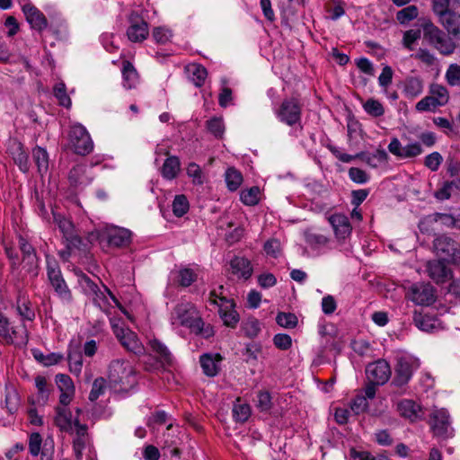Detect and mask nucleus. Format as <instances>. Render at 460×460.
Masks as SVG:
<instances>
[{
    "label": "nucleus",
    "mask_w": 460,
    "mask_h": 460,
    "mask_svg": "<svg viewBox=\"0 0 460 460\" xmlns=\"http://www.w3.org/2000/svg\"><path fill=\"white\" fill-rule=\"evenodd\" d=\"M152 351L156 355L157 359L163 366H172L173 357L168 348L159 340L153 339L149 341Z\"/></svg>",
    "instance_id": "4be33fe9"
},
{
    "label": "nucleus",
    "mask_w": 460,
    "mask_h": 460,
    "mask_svg": "<svg viewBox=\"0 0 460 460\" xmlns=\"http://www.w3.org/2000/svg\"><path fill=\"white\" fill-rule=\"evenodd\" d=\"M276 322L281 327L292 329L297 325V317L292 313L280 312L277 314Z\"/></svg>",
    "instance_id": "864d4df0"
},
{
    "label": "nucleus",
    "mask_w": 460,
    "mask_h": 460,
    "mask_svg": "<svg viewBox=\"0 0 460 460\" xmlns=\"http://www.w3.org/2000/svg\"><path fill=\"white\" fill-rule=\"evenodd\" d=\"M251 415V408L247 403L241 402L238 398L233 407V416L238 422L246 421Z\"/></svg>",
    "instance_id": "a19ab883"
},
{
    "label": "nucleus",
    "mask_w": 460,
    "mask_h": 460,
    "mask_svg": "<svg viewBox=\"0 0 460 460\" xmlns=\"http://www.w3.org/2000/svg\"><path fill=\"white\" fill-rule=\"evenodd\" d=\"M106 387V380L103 377L96 378L93 383L92 389L89 394V400L91 402H95L104 394Z\"/></svg>",
    "instance_id": "13d9d810"
},
{
    "label": "nucleus",
    "mask_w": 460,
    "mask_h": 460,
    "mask_svg": "<svg viewBox=\"0 0 460 460\" xmlns=\"http://www.w3.org/2000/svg\"><path fill=\"white\" fill-rule=\"evenodd\" d=\"M423 92V82L420 77L411 76L404 82L403 93L406 97L413 99Z\"/></svg>",
    "instance_id": "7c9ffc66"
},
{
    "label": "nucleus",
    "mask_w": 460,
    "mask_h": 460,
    "mask_svg": "<svg viewBox=\"0 0 460 460\" xmlns=\"http://www.w3.org/2000/svg\"><path fill=\"white\" fill-rule=\"evenodd\" d=\"M22 12L31 29H45L48 26L45 15L33 4H24Z\"/></svg>",
    "instance_id": "6ab92c4d"
},
{
    "label": "nucleus",
    "mask_w": 460,
    "mask_h": 460,
    "mask_svg": "<svg viewBox=\"0 0 460 460\" xmlns=\"http://www.w3.org/2000/svg\"><path fill=\"white\" fill-rule=\"evenodd\" d=\"M121 72L124 87L127 89L135 88L139 82V75L133 64L128 60H123Z\"/></svg>",
    "instance_id": "a878e982"
},
{
    "label": "nucleus",
    "mask_w": 460,
    "mask_h": 460,
    "mask_svg": "<svg viewBox=\"0 0 460 460\" xmlns=\"http://www.w3.org/2000/svg\"><path fill=\"white\" fill-rule=\"evenodd\" d=\"M144 13L146 12L139 13L138 11H132L128 16V22L130 23L128 29H146L149 27L148 22H146Z\"/></svg>",
    "instance_id": "3c124183"
},
{
    "label": "nucleus",
    "mask_w": 460,
    "mask_h": 460,
    "mask_svg": "<svg viewBox=\"0 0 460 460\" xmlns=\"http://www.w3.org/2000/svg\"><path fill=\"white\" fill-rule=\"evenodd\" d=\"M335 236L339 240H345L351 234V225L349 218L342 214H334L328 218Z\"/></svg>",
    "instance_id": "f3484780"
},
{
    "label": "nucleus",
    "mask_w": 460,
    "mask_h": 460,
    "mask_svg": "<svg viewBox=\"0 0 460 460\" xmlns=\"http://www.w3.org/2000/svg\"><path fill=\"white\" fill-rule=\"evenodd\" d=\"M264 251L267 255L277 258L281 252L280 243L277 239H270L264 243Z\"/></svg>",
    "instance_id": "774afa93"
},
{
    "label": "nucleus",
    "mask_w": 460,
    "mask_h": 460,
    "mask_svg": "<svg viewBox=\"0 0 460 460\" xmlns=\"http://www.w3.org/2000/svg\"><path fill=\"white\" fill-rule=\"evenodd\" d=\"M53 92L60 105L66 108H69L71 106V99L66 93V89L64 83L57 84L54 86Z\"/></svg>",
    "instance_id": "bf43d9fd"
},
{
    "label": "nucleus",
    "mask_w": 460,
    "mask_h": 460,
    "mask_svg": "<svg viewBox=\"0 0 460 460\" xmlns=\"http://www.w3.org/2000/svg\"><path fill=\"white\" fill-rule=\"evenodd\" d=\"M276 115L281 122L288 126L300 124L302 104L298 99L294 97L284 99L276 110Z\"/></svg>",
    "instance_id": "423d86ee"
},
{
    "label": "nucleus",
    "mask_w": 460,
    "mask_h": 460,
    "mask_svg": "<svg viewBox=\"0 0 460 460\" xmlns=\"http://www.w3.org/2000/svg\"><path fill=\"white\" fill-rule=\"evenodd\" d=\"M181 169V163L177 156H169L164 163L161 172L164 178L173 180Z\"/></svg>",
    "instance_id": "c756f323"
},
{
    "label": "nucleus",
    "mask_w": 460,
    "mask_h": 460,
    "mask_svg": "<svg viewBox=\"0 0 460 460\" xmlns=\"http://www.w3.org/2000/svg\"><path fill=\"white\" fill-rule=\"evenodd\" d=\"M198 274L193 269L184 267L175 272V282L183 288L190 287L197 280Z\"/></svg>",
    "instance_id": "2f4dec72"
},
{
    "label": "nucleus",
    "mask_w": 460,
    "mask_h": 460,
    "mask_svg": "<svg viewBox=\"0 0 460 460\" xmlns=\"http://www.w3.org/2000/svg\"><path fill=\"white\" fill-rule=\"evenodd\" d=\"M410 300L419 305H430L436 301V289L429 282H417L412 284L408 290Z\"/></svg>",
    "instance_id": "6e6552de"
},
{
    "label": "nucleus",
    "mask_w": 460,
    "mask_h": 460,
    "mask_svg": "<svg viewBox=\"0 0 460 460\" xmlns=\"http://www.w3.org/2000/svg\"><path fill=\"white\" fill-rule=\"evenodd\" d=\"M189 78L197 87H201L208 76L207 69L200 64L192 63L185 66Z\"/></svg>",
    "instance_id": "bb28decb"
},
{
    "label": "nucleus",
    "mask_w": 460,
    "mask_h": 460,
    "mask_svg": "<svg viewBox=\"0 0 460 460\" xmlns=\"http://www.w3.org/2000/svg\"><path fill=\"white\" fill-rule=\"evenodd\" d=\"M441 222L443 225L453 227L456 225V219L452 215L449 214H442V213H435L433 215L428 216L426 218H424L423 221L420 224V229L421 232H423L424 226L426 224H431V223H438Z\"/></svg>",
    "instance_id": "473e14b6"
},
{
    "label": "nucleus",
    "mask_w": 460,
    "mask_h": 460,
    "mask_svg": "<svg viewBox=\"0 0 460 460\" xmlns=\"http://www.w3.org/2000/svg\"><path fill=\"white\" fill-rule=\"evenodd\" d=\"M23 268L26 271L33 277H37L39 274V258L36 255L24 256L22 260Z\"/></svg>",
    "instance_id": "680f3d73"
},
{
    "label": "nucleus",
    "mask_w": 460,
    "mask_h": 460,
    "mask_svg": "<svg viewBox=\"0 0 460 460\" xmlns=\"http://www.w3.org/2000/svg\"><path fill=\"white\" fill-rule=\"evenodd\" d=\"M392 374L389 363L385 359H378L369 363L366 367L367 378L369 382L385 385Z\"/></svg>",
    "instance_id": "ddd939ff"
},
{
    "label": "nucleus",
    "mask_w": 460,
    "mask_h": 460,
    "mask_svg": "<svg viewBox=\"0 0 460 460\" xmlns=\"http://www.w3.org/2000/svg\"><path fill=\"white\" fill-rule=\"evenodd\" d=\"M8 335L12 341H8V339H3L6 344L25 346L28 343L29 334L24 325H22L21 328L9 326Z\"/></svg>",
    "instance_id": "c85d7f7f"
},
{
    "label": "nucleus",
    "mask_w": 460,
    "mask_h": 460,
    "mask_svg": "<svg viewBox=\"0 0 460 460\" xmlns=\"http://www.w3.org/2000/svg\"><path fill=\"white\" fill-rule=\"evenodd\" d=\"M457 188L456 181H445L441 186L434 192L433 196L438 201H444L451 199L454 190Z\"/></svg>",
    "instance_id": "4c0bfd02"
},
{
    "label": "nucleus",
    "mask_w": 460,
    "mask_h": 460,
    "mask_svg": "<svg viewBox=\"0 0 460 460\" xmlns=\"http://www.w3.org/2000/svg\"><path fill=\"white\" fill-rule=\"evenodd\" d=\"M450 0H433L432 9L444 27L460 29V14L449 9Z\"/></svg>",
    "instance_id": "1a4fd4ad"
},
{
    "label": "nucleus",
    "mask_w": 460,
    "mask_h": 460,
    "mask_svg": "<svg viewBox=\"0 0 460 460\" xmlns=\"http://www.w3.org/2000/svg\"><path fill=\"white\" fill-rule=\"evenodd\" d=\"M305 236L306 243L313 249L324 247L329 242L328 237L318 233L306 232Z\"/></svg>",
    "instance_id": "49530a36"
},
{
    "label": "nucleus",
    "mask_w": 460,
    "mask_h": 460,
    "mask_svg": "<svg viewBox=\"0 0 460 460\" xmlns=\"http://www.w3.org/2000/svg\"><path fill=\"white\" fill-rule=\"evenodd\" d=\"M358 156H360L361 159L369 166L373 168L378 167L382 163L386 162L387 160V154L383 149L376 150L374 154H366L362 153L358 155Z\"/></svg>",
    "instance_id": "e433bc0d"
},
{
    "label": "nucleus",
    "mask_w": 460,
    "mask_h": 460,
    "mask_svg": "<svg viewBox=\"0 0 460 460\" xmlns=\"http://www.w3.org/2000/svg\"><path fill=\"white\" fill-rule=\"evenodd\" d=\"M220 302L218 314L224 325L231 329L236 328L240 321V315L235 310V303L233 299H228L226 296H220Z\"/></svg>",
    "instance_id": "4468645a"
},
{
    "label": "nucleus",
    "mask_w": 460,
    "mask_h": 460,
    "mask_svg": "<svg viewBox=\"0 0 460 460\" xmlns=\"http://www.w3.org/2000/svg\"><path fill=\"white\" fill-rule=\"evenodd\" d=\"M363 108L365 111L372 117H381L385 113V108L383 104L373 98L368 99L364 104Z\"/></svg>",
    "instance_id": "09e8293b"
},
{
    "label": "nucleus",
    "mask_w": 460,
    "mask_h": 460,
    "mask_svg": "<svg viewBox=\"0 0 460 460\" xmlns=\"http://www.w3.org/2000/svg\"><path fill=\"white\" fill-rule=\"evenodd\" d=\"M349 179L356 183H366L369 180V175L362 169L351 167L349 170Z\"/></svg>",
    "instance_id": "69168bd1"
},
{
    "label": "nucleus",
    "mask_w": 460,
    "mask_h": 460,
    "mask_svg": "<svg viewBox=\"0 0 460 460\" xmlns=\"http://www.w3.org/2000/svg\"><path fill=\"white\" fill-rule=\"evenodd\" d=\"M111 327L116 338L128 351L137 356L145 353V348L136 332L113 322H111Z\"/></svg>",
    "instance_id": "0eeeda50"
},
{
    "label": "nucleus",
    "mask_w": 460,
    "mask_h": 460,
    "mask_svg": "<svg viewBox=\"0 0 460 460\" xmlns=\"http://www.w3.org/2000/svg\"><path fill=\"white\" fill-rule=\"evenodd\" d=\"M33 357L35 359L45 366H52L58 364L63 358V356L58 353H50L49 355H44L38 349L32 350Z\"/></svg>",
    "instance_id": "de8ad7c7"
},
{
    "label": "nucleus",
    "mask_w": 460,
    "mask_h": 460,
    "mask_svg": "<svg viewBox=\"0 0 460 460\" xmlns=\"http://www.w3.org/2000/svg\"><path fill=\"white\" fill-rule=\"evenodd\" d=\"M9 152L14 164L22 172H28L30 170L29 155L24 150V146L21 142L14 141L9 146Z\"/></svg>",
    "instance_id": "a211bd4d"
},
{
    "label": "nucleus",
    "mask_w": 460,
    "mask_h": 460,
    "mask_svg": "<svg viewBox=\"0 0 460 460\" xmlns=\"http://www.w3.org/2000/svg\"><path fill=\"white\" fill-rule=\"evenodd\" d=\"M208 130L217 138H222L225 133V125L222 118L214 117L207 121Z\"/></svg>",
    "instance_id": "8fccbe9b"
},
{
    "label": "nucleus",
    "mask_w": 460,
    "mask_h": 460,
    "mask_svg": "<svg viewBox=\"0 0 460 460\" xmlns=\"http://www.w3.org/2000/svg\"><path fill=\"white\" fill-rule=\"evenodd\" d=\"M418 367L419 362L417 359L411 357L399 358L395 366V376L393 384L400 387L405 385Z\"/></svg>",
    "instance_id": "9b49d317"
},
{
    "label": "nucleus",
    "mask_w": 460,
    "mask_h": 460,
    "mask_svg": "<svg viewBox=\"0 0 460 460\" xmlns=\"http://www.w3.org/2000/svg\"><path fill=\"white\" fill-rule=\"evenodd\" d=\"M443 162V156L438 152L428 155L424 159V165L432 172H437Z\"/></svg>",
    "instance_id": "e2e57ef3"
},
{
    "label": "nucleus",
    "mask_w": 460,
    "mask_h": 460,
    "mask_svg": "<svg viewBox=\"0 0 460 460\" xmlns=\"http://www.w3.org/2000/svg\"><path fill=\"white\" fill-rule=\"evenodd\" d=\"M54 221L58 225L63 237L66 239L68 250L80 249L83 243L82 238L76 234L72 221L60 214H54Z\"/></svg>",
    "instance_id": "f8f14e48"
},
{
    "label": "nucleus",
    "mask_w": 460,
    "mask_h": 460,
    "mask_svg": "<svg viewBox=\"0 0 460 460\" xmlns=\"http://www.w3.org/2000/svg\"><path fill=\"white\" fill-rule=\"evenodd\" d=\"M31 156L39 174L40 176L45 175L49 169V155L48 151L41 146H36L31 151Z\"/></svg>",
    "instance_id": "412c9836"
},
{
    "label": "nucleus",
    "mask_w": 460,
    "mask_h": 460,
    "mask_svg": "<svg viewBox=\"0 0 460 460\" xmlns=\"http://www.w3.org/2000/svg\"><path fill=\"white\" fill-rule=\"evenodd\" d=\"M445 78L450 86H460V66L451 64L446 72Z\"/></svg>",
    "instance_id": "6e6d98bb"
},
{
    "label": "nucleus",
    "mask_w": 460,
    "mask_h": 460,
    "mask_svg": "<svg viewBox=\"0 0 460 460\" xmlns=\"http://www.w3.org/2000/svg\"><path fill=\"white\" fill-rule=\"evenodd\" d=\"M429 93L435 102L439 106H444L448 102L449 93L448 90L438 84H432L429 87Z\"/></svg>",
    "instance_id": "c9c22d12"
},
{
    "label": "nucleus",
    "mask_w": 460,
    "mask_h": 460,
    "mask_svg": "<svg viewBox=\"0 0 460 460\" xmlns=\"http://www.w3.org/2000/svg\"><path fill=\"white\" fill-rule=\"evenodd\" d=\"M271 395L268 391H260L257 394L256 407L260 411H269L272 408Z\"/></svg>",
    "instance_id": "4d7b16f0"
},
{
    "label": "nucleus",
    "mask_w": 460,
    "mask_h": 460,
    "mask_svg": "<svg viewBox=\"0 0 460 460\" xmlns=\"http://www.w3.org/2000/svg\"><path fill=\"white\" fill-rule=\"evenodd\" d=\"M175 317L179 320L181 325L190 329L195 334H201L205 338L212 335V329L208 326L204 328V322L199 316L196 307L190 303H181L174 308Z\"/></svg>",
    "instance_id": "f257e3e1"
},
{
    "label": "nucleus",
    "mask_w": 460,
    "mask_h": 460,
    "mask_svg": "<svg viewBox=\"0 0 460 460\" xmlns=\"http://www.w3.org/2000/svg\"><path fill=\"white\" fill-rule=\"evenodd\" d=\"M230 267L233 274L248 279L252 274V267L248 259L243 257L235 256L230 261Z\"/></svg>",
    "instance_id": "5701e85b"
},
{
    "label": "nucleus",
    "mask_w": 460,
    "mask_h": 460,
    "mask_svg": "<svg viewBox=\"0 0 460 460\" xmlns=\"http://www.w3.org/2000/svg\"><path fill=\"white\" fill-rule=\"evenodd\" d=\"M46 263L49 284L62 301L71 303L73 301L72 292L63 278L58 261L54 257L46 254Z\"/></svg>",
    "instance_id": "f03ea898"
},
{
    "label": "nucleus",
    "mask_w": 460,
    "mask_h": 460,
    "mask_svg": "<svg viewBox=\"0 0 460 460\" xmlns=\"http://www.w3.org/2000/svg\"><path fill=\"white\" fill-rule=\"evenodd\" d=\"M68 137L69 146L75 154L86 155L93 151V140L86 128L81 124H75L71 127Z\"/></svg>",
    "instance_id": "39448f33"
},
{
    "label": "nucleus",
    "mask_w": 460,
    "mask_h": 460,
    "mask_svg": "<svg viewBox=\"0 0 460 460\" xmlns=\"http://www.w3.org/2000/svg\"><path fill=\"white\" fill-rule=\"evenodd\" d=\"M460 31H425L423 40L434 46L441 54L450 55L456 49V38Z\"/></svg>",
    "instance_id": "7ed1b4c3"
},
{
    "label": "nucleus",
    "mask_w": 460,
    "mask_h": 460,
    "mask_svg": "<svg viewBox=\"0 0 460 460\" xmlns=\"http://www.w3.org/2000/svg\"><path fill=\"white\" fill-rule=\"evenodd\" d=\"M261 330L259 320L252 316L244 319L241 323V332L250 339L257 337Z\"/></svg>",
    "instance_id": "f704fd0d"
},
{
    "label": "nucleus",
    "mask_w": 460,
    "mask_h": 460,
    "mask_svg": "<svg viewBox=\"0 0 460 460\" xmlns=\"http://www.w3.org/2000/svg\"><path fill=\"white\" fill-rule=\"evenodd\" d=\"M445 261L441 259H435L427 261L425 265V271L437 285H443L453 279V270Z\"/></svg>",
    "instance_id": "9d476101"
},
{
    "label": "nucleus",
    "mask_w": 460,
    "mask_h": 460,
    "mask_svg": "<svg viewBox=\"0 0 460 460\" xmlns=\"http://www.w3.org/2000/svg\"><path fill=\"white\" fill-rule=\"evenodd\" d=\"M103 237L110 247H127L131 242L130 231L126 228L117 226L107 228L103 234Z\"/></svg>",
    "instance_id": "2eb2a0df"
},
{
    "label": "nucleus",
    "mask_w": 460,
    "mask_h": 460,
    "mask_svg": "<svg viewBox=\"0 0 460 460\" xmlns=\"http://www.w3.org/2000/svg\"><path fill=\"white\" fill-rule=\"evenodd\" d=\"M222 360L220 354L211 356L209 354L202 355L199 358L200 366L203 372L208 376H215L217 375L220 367L219 364Z\"/></svg>",
    "instance_id": "b1692460"
},
{
    "label": "nucleus",
    "mask_w": 460,
    "mask_h": 460,
    "mask_svg": "<svg viewBox=\"0 0 460 460\" xmlns=\"http://www.w3.org/2000/svg\"><path fill=\"white\" fill-rule=\"evenodd\" d=\"M17 313L23 320L33 321L35 318V312L31 303L26 299H18L17 301Z\"/></svg>",
    "instance_id": "37998d69"
},
{
    "label": "nucleus",
    "mask_w": 460,
    "mask_h": 460,
    "mask_svg": "<svg viewBox=\"0 0 460 460\" xmlns=\"http://www.w3.org/2000/svg\"><path fill=\"white\" fill-rule=\"evenodd\" d=\"M172 212L177 217L184 216L190 208L189 201L185 195H176L172 201Z\"/></svg>",
    "instance_id": "c03bdc74"
},
{
    "label": "nucleus",
    "mask_w": 460,
    "mask_h": 460,
    "mask_svg": "<svg viewBox=\"0 0 460 460\" xmlns=\"http://www.w3.org/2000/svg\"><path fill=\"white\" fill-rule=\"evenodd\" d=\"M78 277L79 285L81 286L84 294L92 296L93 293L97 292L99 287L90 279V277L84 273H81Z\"/></svg>",
    "instance_id": "052dcab7"
},
{
    "label": "nucleus",
    "mask_w": 460,
    "mask_h": 460,
    "mask_svg": "<svg viewBox=\"0 0 460 460\" xmlns=\"http://www.w3.org/2000/svg\"><path fill=\"white\" fill-rule=\"evenodd\" d=\"M397 411L402 417L411 422L421 418V407L412 400H402L397 404Z\"/></svg>",
    "instance_id": "aec40b11"
},
{
    "label": "nucleus",
    "mask_w": 460,
    "mask_h": 460,
    "mask_svg": "<svg viewBox=\"0 0 460 460\" xmlns=\"http://www.w3.org/2000/svg\"><path fill=\"white\" fill-rule=\"evenodd\" d=\"M226 182L229 190H236L243 182V175L235 168H228L226 172Z\"/></svg>",
    "instance_id": "ea45409f"
},
{
    "label": "nucleus",
    "mask_w": 460,
    "mask_h": 460,
    "mask_svg": "<svg viewBox=\"0 0 460 460\" xmlns=\"http://www.w3.org/2000/svg\"><path fill=\"white\" fill-rule=\"evenodd\" d=\"M35 385L38 390V401L42 404H45L48 400L49 394L52 390V385L49 384L47 378L43 376H37L35 377Z\"/></svg>",
    "instance_id": "72a5a7b5"
},
{
    "label": "nucleus",
    "mask_w": 460,
    "mask_h": 460,
    "mask_svg": "<svg viewBox=\"0 0 460 460\" xmlns=\"http://www.w3.org/2000/svg\"><path fill=\"white\" fill-rule=\"evenodd\" d=\"M418 13V8L415 5H409L397 13L396 19L401 24H406L415 19Z\"/></svg>",
    "instance_id": "603ef678"
},
{
    "label": "nucleus",
    "mask_w": 460,
    "mask_h": 460,
    "mask_svg": "<svg viewBox=\"0 0 460 460\" xmlns=\"http://www.w3.org/2000/svg\"><path fill=\"white\" fill-rule=\"evenodd\" d=\"M422 153V147L419 143H413L407 145L406 146H402V152L401 155L402 159L406 158H413L418 156Z\"/></svg>",
    "instance_id": "338daca9"
},
{
    "label": "nucleus",
    "mask_w": 460,
    "mask_h": 460,
    "mask_svg": "<svg viewBox=\"0 0 460 460\" xmlns=\"http://www.w3.org/2000/svg\"><path fill=\"white\" fill-rule=\"evenodd\" d=\"M56 413L54 419L55 425L61 431L69 432L72 429V414L70 411L65 407L58 406Z\"/></svg>",
    "instance_id": "cd10ccee"
},
{
    "label": "nucleus",
    "mask_w": 460,
    "mask_h": 460,
    "mask_svg": "<svg viewBox=\"0 0 460 460\" xmlns=\"http://www.w3.org/2000/svg\"><path fill=\"white\" fill-rule=\"evenodd\" d=\"M429 425L435 436L447 437L450 428L448 412L444 410H435L430 414Z\"/></svg>",
    "instance_id": "dca6fc26"
},
{
    "label": "nucleus",
    "mask_w": 460,
    "mask_h": 460,
    "mask_svg": "<svg viewBox=\"0 0 460 460\" xmlns=\"http://www.w3.org/2000/svg\"><path fill=\"white\" fill-rule=\"evenodd\" d=\"M433 249L441 260L454 265L460 264V243L450 236H437L433 241Z\"/></svg>",
    "instance_id": "20e7f679"
},
{
    "label": "nucleus",
    "mask_w": 460,
    "mask_h": 460,
    "mask_svg": "<svg viewBox=\"0 0 460 460\" xmlns=\"http://www.w3.org/2000/svg\"><path fill=\"white\" fill-rule=\"evenodd\" d=\"M260 188L257 186L243 190L241 192V200L244 205L254 206L260 200Z\"/></svg>",
    "instance_id": "a18cd8bd"
},
{
    "label": "nucleus",
    "mask_w": 460,
    "mask_h": 460,
    "mask_svg": "<svg viewBox=\"0 0 460 460\" xmlns=\"http://www.w3.org/2000/svg\"><path fill=\"white\" fill-rule=\"evenodd\" d=\"M69 370L75 376H79L83 367V356L78 350H69L67 355Z\"/></svg>",
    "instance_id": "79ce46f5"
},
{
    "label": "nucleus",
    "mask_w": 460,
    "mask_h": 460,
    "mask_svg": "<svg viewBox=\"0 0 460 460\" xmlns=\"http://www.w3.org/2000/svg\"><path fill=\"white\" fill-rule=\"evenodd\" d=\"M273 344L281 350H287L292 346V339L288 334L278 333L273 337Z\"/></svg>",
    "instance_id": "0e129e2a"
},
{
    "label": "nucleus",
    "mask_w": 460,
    "mask_h": 460,
    "mask_svg": "<svg viewBox=\"0 0 460 460\" xmlns=\"http://www.w3.org/2000/svg\"><path fill=\"white\" fill-rule=\"evenodd\" d=\"M413 322L420 330L424 332H432L436 328V321L432 317L420 313H414Z\"/></svg>",
    "instance_id": "58836bf2"
},
{
    "label": "nucleus",
    "mask_w": 460,
    "mask_h": 460,
    "mask_svg": "<svg viewBox=\"0 0 460 460\" xmlns=\"http://www.w3.org/2000/svg\"><path fill=\"white\" fill-rule=\"evenodd\" d=\"M126 372V367H124V363L120 361H113L109 367V377L110 379L117 384L123 383V376H119V373Z\"/></svg>",
    "instance_id": "5fc2aeb1"
},
{
    "label": "nucleus",
    "mask_w": 460,
    "mask_h": 460,
    "mask_svg": "<svg viewBox=\"0 0 460 460\" xmlns=\"http://www.w3.org/2000/svg\"><path fill=\"white\" fill-rule=\"evenodd\" d=\"M68 180L71 185L80 186L87 185L91 182V177L87 173V166L85 164H76L72 167L68 173Z\"/></svg>",
    "instance_id": "393cba45"
}]
</instances>
